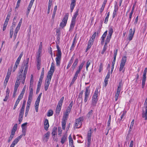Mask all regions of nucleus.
<instances>
[{
    "label": "nucleus",
    "mask_w": 147,
    "mask_h": 147,
    "mask_svg": "<svg viewBox=\"0 0 147 147\" xmlns=\"http://www.w3.org/2000/svg\"><path fill=\"white\" fill-rule=\"evenodd\" d=\"M98 89L96 88L95 92L93 95L92 99V102L91 104V107L93 109L96 105V104L98 101Z\"/></svg>",
    "instance_id": "nucleus-1"
},
{
    "label": "nucleus",
    "mask_w": 147,
    "mask_h": 147,
    "mask_svg": "<svg viewBox=\"0 0 147 147\" xmlns=\"http://www.w3.org/2000/svg\"><path fill=\"white\" fill-rule=\"evenodd\" d=\"M23 69L22 68L20 69V71L19 72L18 76L16 79H18L19 81L21 80L22 83L24 84L25 82V80L26 78V75L23 74Z\"/></svg>",
    "instance_id": "nucleus-2"
},
{
    "label": "nucleus",
    "mask_w": 147,
    "mask_h": 147,
    "mask_svg": "<svg viewBox=\"0 0 147 147\" xmlns=\"http://www.w3.org/2000/svg\"><path fill=\"white\" fill-rule=\"evenodd\" d=\"M142 114V118L145 120H147V97L146 98L144 103Z\"/></svg>",
    "instance_id": "nucleus-3"
},
{
    "label": "nucleus",
    "mask_w": 147,
    "mask_h": 147,
    "mask_svg": "<svg viewBox=\"0 0 147 147\" xmlns=\"http://www.w3.org/2000/svg\"><path fill=\"white\" fill-rule=\"evenodd\" d=\"M127 58V57L126 56H123L121 61L119 71H122L123 73H124L125 71L124 67Z\"/></svg>",
    "instance_id": "nucleus-4"
},
{
    "label": "nucleus",
    "mask_w": 147,
    "mask_h": 147,
    "mask_svg": "<svg viewBox=\"0 0 147 147\" xmlns=\"http://www.w3.org/2000/svg\"><path fill=\"white\" fill-rule=\"evenodd\" d=\"M55 71L54 64L52 63L51 64L49 71L48 72L47 79L46 80L51 81L53 72Z\"/></svg>",
    "instance_id": "nucleus-5"
},
{
    "label": "nucleus",
    "mask_w": 147,
    "mask_h": 147,
    "mask_svg": "<svg viewBox=\"0 0 147 147\" xmlns=\"http://www.w3.org/2000/svg\"><path fill=\"white\" fill-rule=\"evenodd\" d=\"M113 32V30L112 28H109V33L107 36L106 40L105 41L104 46H106L107 45L111 38V37Z\"/></svg>",
    "instance_id": "nucleus-6"
},
{
    "label": "nucleus",
    "mask_w": 147,
    "mask_h": 147,
    "mask_svg": "<svg viewBox=\"0 0 147 147\" xmlns=\"http://www.w3.org/2000/svg\"><path fill=\"white\" fill-rule=\"evenodd\" d=\"M69 16V13H65L64 17L62 20V22L60 23V26L63 28L66 25L67 20Z\"/></svg>",
    "instance_id": "nucleus-7"
},
{
    "label": "nucleus",
    "mask_w": 147,
    "mask_h": 147,
    "mask_svg": "<svg viewBox=\"0 0 147 147\" xmlns=\"http://www.w3.org/2000/svg\"><path fill=\"white\" fill-rule=\"evenodd\" d=\"M84 120V117H81L77 119L75 122V127L76 128H80L82 125V121Z\"/></svg>",
    "instance_id": "nucleus-8"
},
{
    "label": "nucleus",
    "mask_w": 147,
    "mask_h": 147,
    "mask_svg": "<svg viewBox=\"0 0 147 147\" xmlns=\"http://www.w3.org/2000/svg\"><path fill=\"white\" fill-rule=\"evenodd\" d=\"M93 130H92L91 128H90L89 130L88 131L87 134V144L88 146L90 145L91 143V139L92 134L93 133Z\"/></svg>",
    "instance_id": "nucleus-9"
},
{
    "label": "nucleus",
    "mask_w": 147,
    "mask_h": 147,
    "mask_svg": "<svg viewBox=\"0 0 147 147\" xmlns=\"http://www.w3.org/2000/svg\"><path fill=\"white\" fill-rule=\"evenodd\" d=\"M76 17L73 16L72 17L71 23L70 25V27L69 29V31L71 32L73 30L76 23Z\"/></svg>",
    "instance_id": "nucleus-10"
},
{
    "label": "nucleus",
    "mask_w": 147,
    "mask_h": 147,
    "mask_svg": "<svg viewBox=\"0 0 147 147\" xmlns=\"http://www.w3.org/2000/svg\"><path fill=\"white\" fill-rule=\"evenodd\" d=\"M90 88V86H88L86 87V91L85 93V96L84 99V101L85 102H87L88 99L89 97V95L90 92V90L89 89Z\"/></svg>",
    "instance_id": "nucleus-11"
},
{
    "label": "nucleus",
    "mask_w": 147,
    "mask_h": 147,
    "mask_svg": "<svg viewBox=\"0 0 147 147\" xmlns=\"http://www.w3.org/2000/svg\"><path fill=\"white\" fill-rule=\"evenodd\" d=\"M29 60V58H28L27 59L26 61L24 62V67H25V68L24 69V71L23 72V74H24V75H26L27 73Z\"/></svg>",
    "instance_id": "nucleus-12"
},
{
    "label": "nucleus",
    "mask_w": 147,
    "mask_h": 147,
    "mask_svg": "<svg viewBox=\"0 0 147 147\" xmlns=\"http://www.w3.org/2000/svg\"><path fill=\"white\" fill-rule=\"evenodd\" d=\"M135 29V28H134L133 29V31L132 29H130L129 32V35L128 38V39L129 40H132L134 35Z\"/></svg>",
    "instance_id": "nucleus-13"
},
{
    "label": "nucleus",
    "mask_w": 147,
    "mask_h": 147,
    "mask_svg": "<svg viewBox=\"0 0 147 147\" xmlns=\"http://www.w3.org/2000/svg\"><path fill=\"white\" fill-rule=\"evenodd\" d=\"M34 1V0H31L27 8V10L26 11V15L27 16H28V15L31 8L33 4Z\"/></svg>",
    "instance_id": "nucleus-14"
},
{
    "label": "nucleus",
    "mask_w": 147,
    "mask_h": 147,
    "mask_svg": "<svg viewBox=\"0 0 147 147\" xmlns=\"http://www.w3.org/2000/svg\"><path fill=\"white\" fill-rule=\"evenodd\" d=\"M67 140V134L66 133L63 134L61 141V142L62 144H64Z\"/></svg>",
    "instance_id": "nucleus-15"
},
{
    "label": "nucleus",
    "mask_w": 147,
    "mask_h": 147,
    "mask_svg": "<svg viewBox=\"0 0 147 147\" xmlns=\"http://www.w3.org/2000/svg\"><path fill=\"white\" fill-rule=\"evenodd\" d=\"M57 53L56 54V58L61 59V49L59 47H57Z\"/></svg>",
    "instance_id": "nucleus-16"
},
{
    "label": "nucleus",
    "mask_w": 147,
    "mask_h": 147,
    "mask_svg": "<svg viewBox=\"0 0 147 147\" xmlns=\"http://www.w3.org/2000/svg\"><path fill=\"white\" fill-rule=\"evenodd\" d=\"M107 31L106 30L105 32L102 35V36L101 37V45H104V43L105 40V39L107 36Z\"/></svg>",
    "instance_id": "nucleus-17"
},
{
    "label": "nucleus",
    "mask_w": 147,
    "mask_h": 147,
    "mask_svg": "<svg viewBox=\"0 0 147 147\" xmlns=\"http://www.w3.org/2000/svg\"><path fill=\"white\" fill-rule=\"evenodd\" d=\"M76 1L75 0H72L70 5V11L72 12L76 5Z\"/></svg>",
    "instance_id": "nucleus-18"
},
{
    "label": "nucleus",
    "mask_w": 147,
    "mask_h": 147,
    "mask_svg": "<svg viewBox=\"0 0 147 147\" xmlns=\"http://www.w3.org/2000/svg\"><path fill=\"white\" fill-rule=\"evenodd\" d=\"M44 125L45 129L46 131L48 130V128L49 127V124L48 120L47 119H46L45 120Z\"/></svg>",
    "instance_id": "nucleus-19"
},
{
    "label": "nucleus",
    "mask_w": 147,
    "mask_h": 147,
    "mask_svg": "<svg viewBox=\"0 0 147 147\" xmlns=\"http://www.w3.org/2000/svg\"><path fill=\"white\" fill-rule=\"evenodd\" d=\"M78 63V59H76L74 63H73L70 69L71 70L73 71L77 66V65Z\"/></svg>",
    "instance_id": "nucleus-20"
},
{
    "label": "nucleus",
    "mask_w": 147,
    "mask_h": 147,
    "mask_svg": "<svg viewBox=\"0 0 147 147\" xmlns=\"http://www.w3.org/2000/svg\"><path fill=\"white\" fill-rule=\"evenodd\" d=\"M50 134V132L48 131L45 134V137L43 138V140L45 142H47L49 139Z\"/></svg>",
    "instance_id": "nucleus-21"
},
{
    "label": "nucleus",
    "mask_w": 147,
    "mask_h": 147,
    "mask_svg": "<svg viewBox=\"0 0 147 147\" xmlns=\"http://www.w3.org/2000/svg\"><path fill=\"white\" fill-rule=\"evenodd\" d=\"M22 137V135H20L17 138H16L12 142V144H14L15 145L19 141L20 139Z\"/></svg>",
    "instance_id": "nucleus-22"
},
{
    "label": "nucleus",
    "mask_w": 147,
    "mask_h": 147,
    "mask_svg": "<svg viewBox=\"0 0 147 147\" xmlns=\"http://www.w3.org/2000/svg\"><path fill=\"white\" fill-rule=\"evenodd\" d=\"M15 24H13L12 26L10 28V38H11L12 37L13 35V29L15 27Z\"/></svg>",
    "instance_id": "nucleus-23"
},
{
    "label": "nucleus",
    "mask_w": 147,
    "mask_h": 147,
    "mask_svg": "<svg viewBox=\"0 0 147 147\" xmlns=\"http://www.w3.org/2000/svg\"><path fill=\"white\" fill-rule=\"evenodd\" d=\"M24 114V113L20 112L18 118V122L19 124H20L22 120Z\"/></svg>",
    "instance_id": "nucleus-24"
},
{
    "label": "nucleus",
    "mask_w": 147,
    "mask_h": 147,
    "mask_svg": "<svg viewBox=\"0 0 147 147\" xmlns=\"http://www.w3.org/2000/svg\"><path fill=\"white\" fill-rule=\"evenodd\" d=\"M50 82L51 81L46 80L45 85V91H47L48 89Z\"/></svg>",
    "instance_id": "nucleus-25"
},
{
    "label": "nucleus",
    "mask_w": 147,
    "mask_h": 147,
    "mask_svg": "<svg viewBox=\"0 0 147 147\" xmlns=\"http://www.w3.org/2000/svg\"><path fill=\"white\" fill-rule=\"evenodd\" d=\"M122 86L123 84H122V82H119V84L117 88L116 93H119L120 94L121 90V88L122 87Z\"/></svg>",
    "instance_id": "nucleus-26"
},
{
    "label": "nucleus",
    "mask_w": 147,
    "mask_h": 147,
    "mask_svg": "<svg viewBox=\"0 0 147 147\" xmlns=\"http://www.w3.org/2000/svg\"><path fill=\"white\" fill-rule=\"evenodd\" d=\"M66 119H64L63 118L62 121V129L63 130H65V125L66 124Z\"/></svg>",
    "instance_id": "nucleus-27"
},
{
    "label": "nucleus",
    "mask_w": 147,
    "mask_h": 147,
    "mask_svg": "<svg viewBox=\"0 0 147 147\" xmlns=\"http://www.w3.org/2000/svg\"><path fill=\"white\" fill-rule=\"evenodd\" d=\"M40 58L38 57L37 61V66L38 70H39L40 69Z\"/></svg>",
    "instance_id": "nucleus-28"
},
{
    "label": "nucleus",
    "mask_w": 147,
    "mask_h": 147,
    "mask_svg": "<svg viewBox=\"0 0 147 147\" xmlns=\"http://www.w3.org/2000/svg\"><path fill=\"white\" fill-rule=\"evenodd\" d=\"M56 35L57 36V39L58 40H59L60 39V34H61V32H60V30L59 29H57L56 30Z\"/></svg>",
    "instance_id": "nucleus-29"
},
{
    "label": "nucleus",
    "mask_w": 147,
    "mask_h": 147,
    "mask_svg": "<svg viewBox=\"0 0 147 147\" xmlns=\"http://www.w3.org/2000/svg\"><path fill=\"white\" fill-rule=\"evenodd\" d=\"M70 111H68V110L66 109L65 112L64 113V115L63 116V118L64 119H67V118L68 116Z\"/></svg>",
    "instance_id": "nucleus-30"
},
{
    "label": "nucleus",
    "mask_w": 147,
    "mask_h": 147,
    "mask_svg": "<svg viewBox=\"0 0 147 147\" xmlns=\"http://www.w3.org/2000/svg\"><path fill=\"white\" fill-rule=\"evenodd\" d=\"M85 62H82L79 65L78 67V69H77L76 71L79 72L80 73V71L81 70L84 65V64Z\"/></svg>",
    "instance_id": "nucleus-31"
},
{
    "label": "nucleus",
    "mask_w": 147,
    "mask_h": 147,
    "mask_svg": "<svg viewBox=\"0 0 147 147\" xmlns=\"http://www.w3.org/2000/svg\"><path fill=\"white\" fill-rule=\"evenodd\" d=\"M64 99V97L63 96L60 99L57 105L59 106V107H61Z\"/></svg>",
    "instance_id": "nucleus-32"
},
{
    "label": "nucleus",
    "mask_w": 147,
    "mask_h": 147,
    "mask_svg": "<svg viewBox=\"0 0 147 147\" xmlns=\"http://www.w3.org/2000/svg\"><path fill=\"white\" fill-rule=\"evenodd\" d=\"M20 28H18L16 27V28L15 31H14V32L13 34V37L14 39H15L16 38L17 34L19 31Z\"/></svg>",
    "instance_id": "nucleus-33"
},
{
    "label": "nucleus",
    "mask_w": 147,
    "mask_h": 147,
    "mask_svg": "<svg viewBox=\"0 0 147 147\" xmlns=\"http://www.w3.org/2000/svg\"><path fill=\"white\" fill-rule=\"evenodd\" d=\"M93 111L92 110H90L86 115V117L88 118L91 117L93 114Z\"/></svg>",
    "instance_id": "nucleus-34"
},
{
    "label": "nucleus",
    "mask_w": 147,
    "mask_h": 147,
    "mask_svg": "<svg viewBox=\"0 0 147 147\" xmlns=\"http://www.w3.org/2000/svg\"><path fill=\"white\" fill-rule=\"evenodd\" d=\"M61 107H59V106L57 105L56 109V112L57 114H59L60 112L61 111Z\"/></svg>",
    "instance_id": "nucleus-35"
},
{
    "label": "nucleus",
    "mask_w": 147,
    "mask_h": 147,
    "mask_svg": "<svg viewBox=\"0 0 147 147\" xmlns=\"http://www.w3.org/2000/svg\"><path fill=\"white\" fill-rule=\"evenodd\" d=\"M73 105V101H71L70 102L69 106L67 107V110L70 112Z\"/></svg>",
    "instance_id": "nucleus-36"
},
{
    "label": "nucleus",
    "mask_w": 147,
    "mask_h": 147,
    "mask_svg": "<svg viewBox=\"0 0 147 147\" xmlns=\"http://www.w3.org/2000/svg\"><path fill=\"white\" fill-rule=\"evenodd\" d=\"M57 128L56 127H54L53 129L52 133V134L53 136H55L57 134Z\"/></svg>",
    "instance_id": "nucleus-37"
},
{
    "label": "nucleus",
    "mask_w": 147,
    "mask_h": 147,
    "mask_svg": "<svg viewBox=\"0 0 147 147\" xmlns=\"http://www.w3.org/2000/svg\"><path fill=\"white\" fill-rule=\"evenodd\" d=\"M101 27L100 26L97 27L96 30V32H96V34H97V35H98V34H99L100 33L101 31Z\"/></svg>",
    "instance_id": "nucleus-38"
},
{
    "label": "nucleus",
    "mask_w": 147,
    "mask_h": 147,
    "mask_svg": "<svg viewBox=\"0 0 147 147\" xmlns=\"http://www.w3.org/2000/svg\"><path fill=\"white\" fill-rule=\"evenodd\" d=\"M25 103L26 101H24L22 107L20 109V112L24 113Z\"/></svg>",
    "instance_id": "nucleus-39"
},
{
    "label": "nucleus",
    "mask_w": 147,
    "mask_h": 147,
    "mask_svg": "<svg viewBox=\"0 0 147 147\" xmlns=\"http://www.w3.org/2000/svg\"><path fill=\"white\" fill-rule=\"evenodd\" d=\"M53 114V111L51 110H49L47 114V116L48 117H50L52 116Z\"/></svg>",
    "instance_id": "nucleus-40"
},
{
    "label": "nucleus",
    "mask_w": 147,
    "mask_h": 147,
    "mask_svg": "<svg viewBox=\"0 0 147 147\" xmlns=\"http://www.w3.org/2000/svg\"><path fill=\"white\" fill-rule=\"evenodd\" d=\"M20 81L18 80V79H16V80L14 86V87L18 88L20 84Z\"/></svg>",
    "instance_id": "nucleus-41"
},
{
    "label": "nucleus",
    "mask_w": 147,
    "mask_h": 147,
    "mask_svg": "<svg viewBox=\"0 0 147 147\" xmlns=\"http://www.w3.org/2000/svg\"><path fill=\"white\" fill-rule=\"evenodd\" d=\"M42 47H39V49L38 50L37 52L38 56V57H39V58L42 53Z\"/></svg>",
    "instance_id": "nucleus-42"
},
{
    "label": "nucleus",
    "mask_w": 147,
    "mask_h": 147,
    "mask_svg": "<svg viewBox=\"0 0 147 147\" xmlns=\"http://www.w3.org/2000/svg\"><path fill=\"white\" fill-rule=\"evenodd\" d=\"M110 15V12H109L107 13V15L106 16V18H105L104 23L105 24H107L108 22V18Z\"/></svg>",
    "instance_id": "nucleus-43"
},
{
    "label": "nucleus",
    "mask_w": 147,
    "mask_h": 147,
    "mask_svg": "<svg viewBox=\"0 0 147 147\" xmlns=\"http://www.w3.org/2000/svg\"><path fill=\"white\" fill-rule=\"evenodd\" d=\"M76 42L77 37L76 36L74 38L71 46H74L75 45H76Z\"/></svg>",
    "instance_id": "nucleus-44"
},
{
    "label": "nucleus",
    "mask_w": 147,
    "mask_h": 147,
    "mask_svg": "<svg viewBox=\"0 0 147 147\" xmlns=\"http://www.w3.org/2000/svg\"><path fill=\"white\" fill-rule=\"evenodd\" d=\"M62 130L61 127H59L58 128V135L60 136H61V134L62 133Z\"/></svg>",
    "instance_id": "nucleus-45"
},
{
    "label": "nucleus",
    "mask_w": 147,
    "mask_h": 147,
    "mask_svg": "<svg viewBox=\"0 0 147 147\" xmlns=\"http://www.w3.org/2000/svg\"><path fill=\"white\" fill-rule=\"evenodd\" d=\"M24 95V94L21 93L18 96L17 101H18L19 102H20V100L22 98Z\"/></svg>",
    "instance_id": "nucleus-46"
},
{
    "label": "nucleus",
    "mask_w": 147,
    "mask_h": 147,
    "mask_svg": "<svg viewBox=\"0 0 147 147\" xmlns=\"http://www.w3.org/2000/svg\"><path fill=\"white\" fill-rule=\"evenodd\" d=\"M118 10V9H117L115 8V9L114 10L113 13V18H114L116 16V14H117V11Z\"/></svg>",
    "instance_id": "nucleus-47"
},
{
    "label": "nucleus",
    "mask_w": 147,
    "mask_h": 147,
    "mask_svg": "<svg viewBox=\"0 0 147 147\" xmlns=\"http://www.w3.org/2000/svg\"><path fill=\"white\" fill-rule=\"evenodd\" d=\"M61 59L55 58L56 65L57 66H59L60 64Z\"/></svg>",
    "instance_id": "nucleus-48"
},
{
    "label": "nucleus",
    "mask_w": 147,
    "mask_h": 147,
    "mask_svg": "<svg viewBox=\"0 0 147 147\" xmlns=\"http://www.w3.org/2000/svg\"><path fill=\"white\" fill-rule=\"evenodd\" d=\"M11 69L10 70L9 69H8V71H7V75H6V78H9L10 76V75H11Z\"/></svg>",
    "instance_id": "nucleus-49"
},
{
    "label": "nucleus",
    "mask_w": 147,
    "mask_h": 147,
    "mask_svg": "<svg viewBox=\"0 0 147 147\" xmlns=\"http://www.w3.org/2000/svg\"><path fill=\"white\" fill-rule=\"evenodd\" d=\"M34 82V79L32 75H31V78L30 79V85H31L32 86Z\"/></svg>",
    "instance_id": "nucleus-50"
},
{
    "label": "nucleus",
    "mask_w": 147,
    "mask_h": 147,
    "mask_svg": "<svg viewBox=\"0 0 147 147\" xmlns=\"http://www.w3.org/2000/svg\"><path fill=\"white\" fill-rule=\"evenodd\" d=\"M94 40H92V39L90 38L89 41L88 46H91L93 44Z\"/></svg>",
    "instance_id": "nucleus-51"
},
{
    "label": "nucleus",
    "mask_w": 147,
    "mask_h": 147,
    "mask_svg": "<svg viewBox=\"0 0 147 147\" xmlns=\"http://www.w3.org/2000/svg\"><path fill=\"white\" fill-rule=\"evenodd\" d=\"M79 73H80V72H78V71H76L74 74V77L73 78L76 80L77 79V77L78 76V75L79 74Z\"/></svg>",
    "instance_id": "nucleus-52"
},
{
    "label": "nucleus",
    "mask_w": 147,
    "mask_h": 147,
    "mask_svg": "<svg viewBox=\"0 0 147 147\" xmlns=\"http://www.w3.org/2000/svg\"><path fill=\"white\" fill-rule=\"evenodd\" d=\"M79 73H80V72H78V71H76L74 74V77L73 78L76 80L77 79V77L78 76V75L79 74Z\"/></svg>",
    "instance_id": "nucleus-53"
},
{
    "label": "nucleus",
    "mask_w": 147,
    "mask_h": 147,
    "mask_svg": "<svg viewBox=\"0 0 147 147\" xmlns=\"http://www.w3.org/2000/svg\"><path fill=\"white\" fill-rule=\"evenodd\" d=\"M103 70V65L102 63H100L99 69V72H100Z\"/></svg>",
    "instance_id": "nucleus-54"
},
{
    "label": "nucleus",
    "mask_w": 147,
    "mask_h": 147,
    "mask_svg": "<svg viewBox=\"0 0 147 147\" xmlns=\"http://www.w3.org/2000/svg\"><path fill=\"white\" fill-rule=\"evenodd\" d=\"M40 100L36 99L35 103V107H38Z\"/></svg>",
    "instance_id": "nucleus-55"
},
{
    "label": "nucleus",
    "mask_w": 147,
    "mask_h": 147,
    "mask_svg": "<svg viewBox=\"0 0 147 147\" xmlns=\"http://www.w3.org/2000/svg\"><path fill=\"white\" fill-rule=\"evenodd\" d=\"M22 129V134H21V135H22V136H25L26 135V128H23Z\"/></svg>",
    "instance_id": "nucleus-56"
},
{
    "label": "nucleus",
    "mask_w": 147,
    "mask_h": 147,
    "mask_svg": "<svg viewBox=\"0 0 147 147\" xmlns=\"http://www.w3.org/2000/svg\"><path fill=\"white\" fill-rule=\"evenodd\" d=\"M32 101L28 100L26 107L30 108Z\"/></svg>",
    "instance_id": "nucleus-57"
},
{
    "label": "nucleus",
    "mask_w": 147,
    "mask_h": 147,
    "mask_svg": "<svg viewBox=\"0 0 147 147\" xmlns=\"http://www.w3.org/2000/svg\"><path fill=\"white\" fill-rule=\"evenodd\" d=\"M33 95V94L29 93V95L28 98V100L32 101Z\"/></svg>",
    "instance_id": "nucleus-58"
},
{
    "label": "nucleus",
    "mask_w": 147,
    "mask_h": 147,
    "mask_svg": "<svg viewBox=\"0 0 147 147\" xmlns=\"http://www.w3.org/2000/svg\"><path fill=\"white\" fill-rule=\"evenodd\" d=\"M22 18L20 19V22H19L16 27L18 28H20V27L21 25L22 24Z\"/></svg>",
    "instance_id": "nucleus-59"
},
{
    "label": "nucleus",
    "mask_w": 147,
    "mask_h": 147,
    "mask_svg": "<svg viewBox=\"0 0 147 147\" xmlns=\"http://www.w3.org/2000/svg\"><path fill=\"white\" fill-rule=\"evenodd\" d=\"M69 143L73 144V140L72 138L71 135H70L69 137Z\"/></svg>",
    "instance_id": "nucleus-60"
},
{
    "label": "nucleus",
    "mask_w": 147,
    "mask_h": 147,
    "mask_svg": "<svg viewBox=\"0 0 147 147\" xmlns=\"http://www.w3.org/2000/svg\"><path fill=\"white\" fill-rule=\"evenodd\" d=\"M146 79V75L143 74L142 82H145Z\"/></svg>",
    "instance_id": "nucleus-61"
},
{
    "label": "nucleus",
    "mask_w": 147,
    "mask_h": 147,
    "mask_svg": "<svg viewBox=\"0 0 147 147\" xmlns=\"http://www.w3.org/2000/svg\"><path fill=\"white\" fill-rule=\"evenodd\" d=\"M29 90H30L29 93L33 94V90L32 89V86L31 85L30 86Z\"/></svg>",
    "instance_id": "nucleus-62"
},
{
    "label": "nucleus",
    "mask_w": 147,
    "mask_h": 147,
    "mask_svg": "<svg viewBox=\"0 0 147 147\" xmlns=\"http://www.w3.org/2000/svg\"><path fill=\"white\" fill-rule=\"evenodd\" d=\"M119 93H116L115 94V101H117L118 100Z\"/></svg>",
    "instance_id": "nucleus-63"
},
{
    "label": "nucleus",
    "mask_w": 147,
    "mask_h": 147,
    "mask_svg": "<svg viewBox=\"0 0 147 147\" xmlns=\"http://www.w3.org/2000/svg\"><path fill=\"white\" fill-rule=\"evenodd\" d=\"M56 13V12H53V14H52V20L53 22H54V20L55 17V16Z\"/></svg>",
    "instance_id": "nucleus-64"
}]
</instances>
